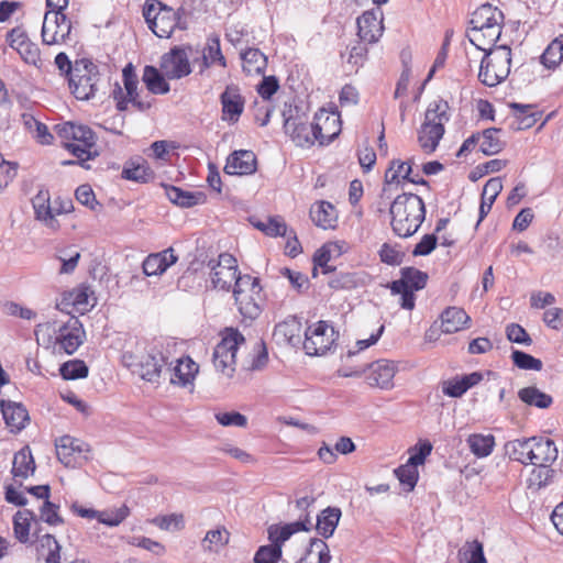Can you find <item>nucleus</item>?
Returning <instances> with one entry per match:
<instances>
[{"instance_id": "obj_1", "label": "nucleus", "mask_w": 563, "mask_h": 563, "mask_svg": "<svg viewBox=\"0 0 563 563\" xmlns=\"http://www.w3.org/2000/svg\"><path fill=\"white\" fill-rule=\"evenodd\" d=\"M503 23L504 13L497 7L484 3L472 13L466 36L477 49H490L500 37Z\"/></svg>"}, {"instance_id": "obj_2", "label": "nucleus", "mask_w": 563, "mask_h": 563, "mask_svg": "<svg viewBox=\"0 0 563 563\" xmlns=\"http://www.w3.org/2000/svg\"><path fill=\"white\" fill-rule=\"evenodd\" d=\"M390 225L399 238L412 236L426 219V206L415 194L398 195L389 208Z\"/></svg>"}, {"instance_id": "obj_3", "label": "nucleus", "mask_w": 563, "mask_h": 563, "mask_svg": "<svg viewBox=\"0 0 563 563\" xmlns=\"http://www.w3.org/2000/svg\"><path fill=\"white\" fill-rule=\"evenodd\" d=\"M143 15L151 31L161 38H169L176 29L187 30L188 27L184 19L186 15L184 5L174 10L159 0H147Z\"/></svg>"}, {"instance_id": "obj_4", "label": "nucleus", "mask_w": 563, "mask_h": 563, "mask_svg": "<svg viewBox=\"0 0 563 563\" xmlns=\"http://www.w3.org/2000/svg\"><path fill=\"white\" fill-rule=\"evenodd\" d=\"M169 345L155 344L146 350L143 355H135L124 352L122 355L123 365L133 374L150 383H157L168 364Z\"/></svg>"}, {"instance_id": "obj_5", "label": "nucleus", "mask_w": 563, "mask_h": 563, "mask_svg": "<svg viewBox=\"0 0 563 563\" xmlns=\"http://www.w3.org/2000/svg\"><path fill=\"white\" fill-rule=\"evenodd\" d=\"M56 129L58 135L67 141L64 144L65 148L77 157L79 165L89 168V166L85 165V162L98 156L93 131L87 125L73 122L58 124Z\"/></svg>"}, {"instance_id": "obj_6", "label": "nucleus", "mask_w": 563, "mask_h": 563, "mask_svg": "<svg viewBox=\"0 0 563 563\" xmlns=\"http://www.w3.org/2000/svg\"><path fill=\"white\" fill-rule=\"evenodd\" d=\"M448 110V102L441 99L434 100L428 106L424 122L418 134V142L421 148L428 154L437 150L444 134V123L450 120Z\"/></svg>"}, {"instance_id": "obj_7", "label": "nucleus", "mask_w": 563, "mask_h": 563, "mask_svg": "<svg viewBox=\"0 0 563 563\" xmlns=\"http://www.w3.org/2000/svg\"><path fill=\"white\" fill-rule=\"evenodd\" d=\"M485 53L479 67L478 79L487 87H495L510 73L511 49L507 45L494 46Z\"/></svg>"}, {"instance_id": "obj_8", "label": "nucleus", "mask_w": 563, "mask_h": 563, "mask_svg": "<svg viewBox=\"0 0 563 563\" xmlns=\"http://www.w3.org/2000/svg\"><path fill=\"white\" fill-rule=\"evenodd\" d=\"M51 330L55 334V344L68 355L74 354L86 339L84 325L76 317H70L67 322L58 327L55 322L37 324L34 331L37 342H40L41 333Z\"/></svg>"}, {"instance_id": "obj_9", "label": "nucleus", "mask_w": 563, "mask_h": 563, "mask_svg": "<svg viewBox=\"0 0 563 563\" xmlns=\"http://www.w3.org/2000/svg\"><path fill=\"white\" fill-rule=\"evenodd\" d=\"M233 296L244 319L253 321L261 314L263 296L258 278L250 275L239 277L233 287Z\"/></svg>"}, {"instance_id": "obj_10", "label": "nucleus", "mask_w": 563, "mask_h": 563, "mask_svg": "<svg viewBox=\"0 0 563 563\" xmlns=\"http://www.w3.org/2000/svg\"><path fill=\"white\" fill-rule=\"evenodd\" d=\"M244 336L235 329L227 328L222 340L214 346L212 363L214 369L227 378L235 373V356L239 345L244 343Z\"/></svg>"}, {"instance_id": "obj_11", "label": "nucleus", "mask_w": 563, "mask_h": 563, "mask_svg": "<svg viewBox=\"0 0 563 563\" xmlns=\"http://www.w3.org/2000/svg\"><path fill=\"white\" fill-rule=\"evenodd\" d=\"M69 88L79 100L96 97L99 90L100 73L91 60L82 58L75 62V73L69 78Z\"/></svg>"}, {"instance_id": "obj_12", "label": "nucleus", "mask_w": 563, "mask_h": 563, "mask_svg": "<svg viewBox=\"0 0 563 563\" xmlns=\"http://www.w3.org/2000/svg\"><path fill=\"white\" fill-rule=\"evenodd\" d=\"M199 54V48L191 45L174 46L161 57L159 67L169 80L181 79L191 74L189 57Z\"/></svg>"}, {"instance_id": "obj_13", "label": "nucleus", "mask_w": 563, "mask_h": 563, "mask_svg": "<svg viewBox=\"0 0 563 563\" xmlns=\"http://www.w3.org/2000/svg\"><path fill=\"white\" fill-rule=\"evenodd\" d=\"M210 268V279L212 287L220 290L230 291L235 286V280L243 275L239 272L236 258L229 254L222 253L217 260L208 262Z\"/></svg>"}, {"instance_id": "obj_14", "label": "nucleus", "mask_w": 563, "mask_h": 563, "mask_svg": "<svg viewBox=\"0 0 563 563\" xmlns=\"http://www.w3.org/2000/svg\"><path fill=\"white\" fill-rule=\"evenodd\" d=\"M338 336L327 321H319L305 331L303 349L308 355H323L333 345Z\"/></svg>"}, {"instance_id": "obj_15", "label": "nucleus", "mask_w": 563, "mask_h": 563, "mask_svg": "<svg viewBox=\"0 0 563 563\" xmlns=\"http://www.w3.org/2000/svg\"><path fill=\"white\" fill-rule=\"evenodd\" d=\"M55 446L58 461L66 467L73 468L80 465L81 461H87V453L90 452L88 443L70 435L60 437Z\"/></svg>"}, {"instance_id": "obj_16", "label": "nucleus", "mask_w": 563, "mask_h": 563, "mask_svg": "<svg viewBox=\"0 0 563 563\" xmlns=\"http://www.w3.org/2000/svg\"><path fill=\"white\" fill-rule=\"evenodd\" d=\"M285 132L298 146L313 145L318 136L314 133V124L309 123L306 115L296 114L285 119Z\"/></svg>"}, {"instance_id": "obj_17", "label": "nucleus", "mask_w": 563, "mask_h": 563, "mask_svg": "<svg viewBox=\"0 0 563 563\" xmlns=\"http://www.w3.org/2000/svg\"><path fill=\"white\" fill-rule=\"evenodd\" d=\"M366 382L371 387L380 389H391L394 387V377L397 373V366L388 360H378L365 366Z\"/></svg>"}, {"instance_id": "obj_18", "label": "nucleus", "mask_w": 563, "mask_h": 563, "mask_svg": "<svg viewBox=\"0 0 563 563\" xmlns=\"http://www.w3.org/2000/svg\"><path fill=\"white\" fill-rule=\"evenodd\" d=\"M199 366L189 356L181 357L174 361L168 358V364L165 366L164 373L169 375V382L173 385L181 387L191 384L198 373Z\"/></svg>"}, {"instance_id": "obj_19", "label": "nucleus", "mask_w": 563, "mask_h": 563, "mask_svg": "<svg viewBox=\"0 0 563 563\" xmlns=\"http://www.w3.org/2000/svg\"><path fill=\"white\" fill-rule=\"evenodd\" d=\"M314 133L317 141L323 145L336 137L341 131L340 117L338 113H330L325 109H320L313 118Z\"/></svg>"}, {"instance_id": "obj_20", "label": "nucleus", "mask_w": 563, "mask_h": 563, "mask_svg": "<svg viewBox=\"0 0 563 563\" xmlns=\"http://www.w3.org/2000/svg\"><path fill=\"white\" fill-rule=\"evenodd\" d=\"M358 36L367 43L377 42L384 32L382 13L366 11L357 19Z\"/></svg>"}, {"instance_id": "obj_21", "label": "nucleus", "mask_w": 563, "mask_h": 563, "mask_svg": "<svg viewBox=\"0 0 563 563\" xmlns=\"http://www.w3.org/2000/svg\"><path fill=\"white\" fill-rule=\"evenodd\" d=\"M256 156L252 151L240 150L229 155L224 172L228 175H251L256 172Z\"/></svg>"}, {"instance_id": "obj_22", "label": "nucleus", "mask_w": 563, "mask_h": 563, "mask_svg": "<svg viewBox=\"0 0 563 563\" xmlns=\"http://www.w3.org/2000/svg\"><path fill=\"white\" fill-rule=\"evenodd\" d=\"M313 527L310 516L306 514L305 518H298L297 521L284 526L272 525L267 532L271 542L283 548V544L296 532L309 531Z\"/></svg>"}, {"instance_id": "obj_23", "label": "nucleus", "mask_w": 563, "mask_h": 563, "mask_svg": "<svg viewBox=\"0 0 563 563\" xmlns=\"http://www.w3.org/2000/svg\"><path fill=\"white\" fill-rule=\"evenodd\" d=\"M222 119L234 123L244 110V99L236 86H228L220 96Z\"/></svg>"}, {"instance_id": "obj_24", "label": "nucleus", "mask_w": 563, "mask_h": 563, "mask_svg": "<svg viewBox=\"0 0 563 563\" xmlns=\"http://www.w3.org/2000/svg\"><path fill=\"white\" fill-rule=\"evenodd\" d=\"M178 257L175 255L173 247H168L162 252L150 254L145 257L142 264L143 273L146 276L162 275L177 262Z\"/></svg>"}, {"instance_id": "obj_25", "label": "nucleus", "mask_w": 563, "mask_h": 563, "mask_svg": "<svg viewBox=\"0 0 563 563\" xmlns=\"http://www.w3.org/2000/svg\"><path fill=\"white\" fill-rule=\"evenodd\" d=\"M0 407L4 422L11 431L18 432L25 428L30 418L26 408L22 404L2 399Z\"/></svg>"}, {"instance_id": "obj_26", "label": "nucleus", "mask_w": 563, "mask_h": 563, "mask_svg": "<svg viewBox=\"0 0 563 563\" xmlns=\"http://www.w3.org/2000/svg\"><path fill=\"white\" fill-rule=\"evenodd\" d=\"M533 452L530 464L533 466L552 465L559 454L554 441L544 437H533Z\"/></svg>"}, {"instance_id": "obj_27", "label": "nucleus", "mask_w": 563, "mask_h": 563, "mask_svg": "<svg viewBox=\"0 0 563 563\" xmlns=\"http://www.w3.org/2000/svg\"><path fill=\"white\" fill-rule=\"evenodd\" d=\"M301 328L300 319L295 316H289L284 321L276 324L273 335L279 342L295 346L301 342Z\"/></svg>"}, {"instance_id": "obj_28", "label": "nucleus", "mask_w": 563, "mask_h": 563, "mask_svg": "<svg viewBox=\"0 0 563 563\" xmlns=\"http://www.w3.org/2000/svg\"><path fill=\"white\" fill-rule=\"evenodd\" d=\"M32 205L36 219L42 221L47 228L52 230L58 229V221L54 218V207L51 206L49 192L46 189H41L37 195L32 199Z\"/></svg>"}, {"instance_id": "obj_29", "label": "nucleus", "mask_w": 563, "mask_h": 563, "mask_svg": "<svg viewBox=\"0 0 563 563\" xmlns=\"http://www.w3.org/2000/svg\"><path fill=\"white\" fill-rule=\"evenodd\" d=\"M201 59H200V73H203L206 69L219 65L222 68L227 67V59L222 54L220 40L218 36H210L207 38L206 45L200 51Z\"/></svg>"}, {"instance_id": "obj_30", "label": "nucleus", "mask_w": 563, "mask_h": 563, "mask_svg": "<svg viewBox=\"0 0 563 563\" xmlns=\"http://www.w3.org/2000/svg\"><path fill=\"white\" fill-rule=\"evenodd\" d=\"M429 276L427 273L416 267H404L400 269V278L394 280L390 284V290H397L398 288H409L418 291L426 287Z\"/></svg>"}, {"instance_id": "obj_31", "label": "nucleus", "mask_w": 563, "mask_h": 563, "mask_svg": "<svg viewBox=\"0 0 563 563\" xmlns=\"http://www.w3.org/2000/svg\"><path fill=\"white\" fill-rule=\"evenodd\" d=\"M165 194L170 202L183 208H190L207 201V196L202 191H187L175 186L165 187Z\"/></svg>"}, {"instance_id": "obj_32", "label": "nucleus", "mask_w": 563, "mask_h": 563, "mask_svg": "<svg viewBox=\"0 0 563 563\" xmlns=\"http://www.w3.org/2000/svg\"><path fill=\"white\" fill-rule=\"evenodd\" d=\"M533 441V437L508 441L505 444V452L510 460L528 465L531 463Z\"/></svg>"}, {"instance_id": "obj_33", "label": "nucleus", "mask_w": 563, "mask_h": 563, "mask_svg": "<svg viewBox=\"0 0 563 563\" xmlns=\"http://www.w3.org/2000/svg\"><path fill=\"white\" fill-rule=\"evenodd\" d=\"M440 318L442 332L446 334L463 330L471 321L464 309L457 307H448Z\"/></svg>"}, {"instance_id": "obj_34", "label": "nucleus", "mask_w": 563, "mask_h": 563, "mask_svg": "<svg viewBox=\"0 0 563 563\" xmlns=\"http://www.w3.org/2000/svg\"><path fill=\"white\" fill-rule=\"evenodd\" d=\"M123 84L126 97L132 104L140 111L150 109L151 103L141 101L137 93V75L132 64H128L122 70Z\"/></svg>"}, {"instance_id": "obj_35", "label": "nucleus", "mask_w": 563, "mask_h": 563, "mask_svg": "<svg viewBox=\"0 0 563 563\" xmlns=\"http://www.w3.org/2000/svg\"><path fill=\"white\" fill-rule=\"evenodd\" d=\"M342 511L339 507H327L317 517L316 529L320 536L328 539L333 536Z\"/></svg>"}, {"instance_id": "obj_36", "label": "nucleus", "mask_w": 563, "mask_h": 563, "mask_svg": "<svg viewBox=\"0 0 563 563\" xmlns=\"http://www.w3.org/2000/svg\"><path fill=\"white\" fill-rule=\"evenodd\" d=\"M242 67L247 75H262L267 67V56L258 48H247L240 53Z\"/></svg>"}, {"instance_id": "obj_37", "label": "nucleus", "mask_w": 563, "mask_h": 563, "mask_svg": "<svg viewBox=\"0 0 563 563\" xmlns=\"http://www.w3.org/2000/svg\"><path fill=\"white\" fill-rule=\"evenodd\" d=\"M503 190V181L500 177H493L484 185L482 201L479 206L478 223L485 219V217L492 210V207Z\"/></svg>"}, {"instance_id": "obj_38", "label": "nucleus", "mask_w": 563, "mask_h": 563, "mask_svg": "<svg viewBox=\"0 0 563 563\" xmlns=\"http://www.w3.org/2000/svg\"><path fill=\"white\" fill-rule=\"evenodd\" d=\"M310 218L317 227L322 229L333 228L338 219L334 206L328 201H320L312 206Z\"/></svg>"}, {"instance_id": "obj_39", "label": "nucleus", "mask_w": 563, "mask_h": 563, "mask_svg": "<svg viewBox=\"0 0 563 563\" xmlns=\"http://www.w3.org/2000/svg\"><path fill=\"white\" fill-rule=\"evenodd\" d=\"M34 471L35 462L29 446L23 448L14 454L11 473L15 479H25L30 474H33Z\"/></svg>"}, {"instance_id": "obj_40", "label": "nucleus", "mask_w": 563, "mask_h": 563, "mask_svg": "<svg viewBox=\"0 0 563 563\" xmlns=\"http://www.w3.org/2000/svg\"><path fill=\"white\" fill-rule=\"evenodd\" d=\"M510 108L515 111L516 122L512 123L515 130L530 129L541 117L532 104L511 103Z\"/></svg>"}, {"instance_id": "obj_41", "label": "nucleus", "mask_w": 563, "mask_h": 563, "mask_svg": "<svg viewBox=\"0 0 563 563\" xmlns=\"http://www.w3.org/2000/svg\"><path fill=\"white\" fill-rule=\"evenodd\" d=\"M166 76L162 70L154 66H145L143 71V81L150 92L154 95H165L170 90Z\"/></svg>"}, {"instance_id": "obj_42", "label": "nucleus", "mask_w": 563, "mask_h": 563, "mask_svg": "<svg viewBox=\"0 0 563 563\" xmlns=\"http://www.w3.org/2000/svg\"><path fill=\"white\" fill-rule=\"evenodd\" d=\"M37 553L45 563H60V545L54 536L47 533L37 539Z\"/></svg>"}, {"instance_id": "obj_43", "label": "nucleus", "mask_w": 563, "mask_h": 563, "mask_svg": "<svg viewBox=\"0 0 563 563\" xmlns=\"http://www.w3.org/2000/svg\"><path fill=\"white\" fill-rule=\"evenodd\" d=\"M554 475L555 471L551 468V465L533 466L527 477V486L529 489L538 492L549 486L553 482Z\"/></svg>"}, {"instance_id": "obj_44", "label": "nucleus", "mask_w": 563, "mask_h": 563, "mask_svg": "<svg viewBox=\"0 0 563 563\" xmlns=\"http://www.w3.org/2000/svg\"><path fill=\"white\" fill-rule=\"evenodd\" d=\"M91 295L92 291L89 287L79 286L68 292L64 301H67V303L74 306L77 311L84 313L95 306L96 299L91 298Z\"/></svg>"}, {"instance_id": "obj_45", "label": "nucleus", "mask_w": 563, "mask_h": 563, "mask_svg": "<svg viewBox=\"0 0 563 563\" xmlns=\"http://www.w3.org/2000/svg\"><path fill=\"white\" fill-rule=\"evenodd\" d=\"M364 284V274L350 272L338 273L328 282L329 287L335 290H351Z\"/></svg>"}, {"instance_id": "obj_46", "label": "nucleus", "mask_w": 563, "mask_h": 563, "mask_svg": "<svg viewBox=\"0 0 563 563\" xmlns=\"http://www.w3.org/2000/svg\"><path fill=\"white\" fill-rule=\"evenodd\" d=\"M471 452L477 457L488 456L495 446V437L493 434L474 433L466 440Z\"/></svg>"}, {"instance_id": "obj_47", "label": "nucleus", "mask_w": 563, "mask_h": 563, "mask_svg": "<svg viewBox=\"0 0 563 563\" xmlns=\"http://www.w3.org/2000/svg\"><path fill=\"white\" fill-rule=\"evenodd\" d=\"M518 397L525 404L534 406L540 409L549 408L553 402V399L550 395L541 391L534 386L521 388L518 393Z\"/></svg>"}, {"instance_id": "obj_48", "label": "nucleus", "mask_w": 563, "mask_h": 563, "mask_svg": "<svg viewBox=\"0 0 563 563\" xmlns=\"http://www.w3.org/2000/svg\"><path fill=\"white\" fill-rule=\"evenodd\" d=\"M36 515L29 509L18 511L13 517V531L15 538L21 543H26L30 536L31 520H35Z\"/></svg>"}, {"instance_id": "obj_49", "label": "nucleus", "mask_w": 563, "mask_h": 563, "mask_svg": "<svg viewBox=\"0 0 563 563\" xmlns=\"http://www.w3.org/2000/svg\"><path fill=\"white\" fill-rule=\"evenodd\" d=\"M500 129L489 128L483 131L479 145L483 154L492 156L503 151L505 143L499 139Z\"/></svg>"}, {"instance_id": "obj_50", "label": "nucleus", "mask_w": 563, "mask_h": 563, "mask_svg": "<svg viewBox=\"0 0 563 563\" xmlns=\"http://www.w3.org/2000/svg\"><path fill=\"white\" fill-rule=\"evenodd\" d=\"M547 68L556 67L563 59V35L554 38L540 57Z\"/></svg>"}, {"instance_id": "obj_51", "label": "nucleus", "mask_w": 563, "mask_h": 563, "mask_svg": "<svg viewBox=\"0 0 563 563\" xmlns=\"http://www.w3.org/2000/svg\"><path fill=\"white\" fill-rule=\"evenodd\" d=\"M229 539V531L223 527H219L206 533V537L202 540V548L207 551L218 552L221 548L228 544Z\"/></svg>"}, {"instance_id": "obj_52", "label": "nucleus", "mask_w": 563, "mask_h": 563, "mask_svg": "<svg viewBox=\"0 0 563 563\" xmlns=\"http://www.w3.org/2000/svg\"><path fill=\"white\" fill-rule=\"evenodd\" d=\"M153 170L148 167L146 162L142 163H131L125 166L122 170V177L128 180H133L136 183H147L153 178Z\"/></svg>"}, {"instance_id": "obj_53", "label": "nucleus", "mask_w": 563, "mask_h": 563, "mask_svg": "<svg viewBox=\"0 0 563 563\" xmlns=\"http://www.w3.org/2000/svg\"><path fill=\"white\" fill-rule=\"evenodd\" d=\"M59 372L64 379H78L87 377L89 369L84 361L73 360L65 362Z\"/></svg>"}, {"instance_id": "obj_54", "label": "nucleus", "mask_w": 563, "mask_h": 563, "mask_svg": "<svg viewBox=\"0 0 563 563\" xmlns=\"http://www.w3.org/2000/svg\"><path fill=\"white\" fill-rule=\"evenodd\" d=\"M283 550L279 545L271 542L267 545H261L254 555V563H278L282 559Z\"/></svg>"}, {"instance_id": "obj_55", "label": "nucleus", "mask_w": 563, "mask_h": 563, "mask_svg": "<svg viewBox=\"0 0 563 563\" xmlns=\"http://www.w3.org/2000/svg\"><path fill=\"white\" fill-rule=\"evenodd\" d=\"M461 561L466 563H486L483 545L478 541L467 542L459 552Z\"/></svg>"}, {"instance_id": "obj_56", "label": "nucleus", "mask_w": 563, "mask_h": 563, "mask_svg": "<svg viewBox=\"0 0 563 563\" xmlns=\"http://www.w3.org/2000/svg\"><path fill=\"white\" fill-rule=\"evenodd\" d=\"M130 514V509L123 505L109 511H98L97 520L108 527L119 526Z\"/></svg>"}, {"instance_id": "obj_57", "label": "nucleus", "mask_w": 563, "mask_h": 563, "mask_svg": "<svg viewBox=\"0 0 563 563\" xmlns=\"http://www.w3.org/2000/svg\"><path fill=\"white\" fill-rule=\"evenodd\" d=\"M394 473L408 492H411L417 485L419 473L416 467L404 464L397 467Z\"/></svg>"}, {"instance_id": "obj_58", "label": "nucleus", "mask_w": 563, "mask_h": 563, "mask_svg": "<svg viewBox=\"0 0 563 563\" xmlns=\"http://www.w3.org/2000/svg\"><path fill=\"white\" fill-rule=\"evenodd\" d=\"M53 12H46L42 26V40L44 44L53 45L59 43L58 25H56Z\"/></svg>"}, {"instance_id": "obj_59", "label": "nucleus", "mask_w": 563, "mask_h": 563, "mask_svg": "<svg viewBox=\"0 0 563 563\" xmlns=\"http://www.w3.org/2000/svg\"><path fill=\"white\" fill-rule=\"evenodd\" d=\"M331 261V250L329 245H323L320 247L313 255V271L312 276H317L318 268L322 269L323 274H329L334 272V267L329 265Z\"/></svg>"}, {"instance_id": "obj_60", "label": "nucleus", "mask_w": 563, "mask_h": 563, "mask_svg": "<svg viewBox=\"0 0 563 563\" xmlns=\"http://www.w3.org/2000/svg\"><path fill=\"white\" fill-rule=\"evenodd\" d=\"M511 358L514 364L521 369L541 371L543 366L541 360L519 350L512 352Z\"/></svg>"}, {"instance_id": "obj_61", "label": "nucleus", "mask_w": 563, "mask_h": 563, "mask_svg": "<svg viewBox=\"0 0 563 563\" xmlns=\"http://www.w3.org/2000/svg\"><path fill=\"white\" fill-rule=\"evenodd\" d=\"M152 522L159 529L166 531H179L184 528V516L172 514L167 516L155 517Z\"/></svg>"}, {"instance_id": "obj_62", "label": "nucleus", "mask_w": 563, "mask_h": 563, "mask_svg": "<svg viewBox=\"0 0 563 563\" xmlns=\"http://www.w3.org/2000/svg\"><path fill=\"white\" fill-rule=\"evenodd\" d=\"M409 162H401L399 159H393L389 167L385 172V184L386 185H399L402 180V175L406 172Z\"/></svg>"}, {"instance_id": "obj_63", "label": "nucleus", "mask_w": 563, "mask_h": 563, "mask_svg": "<svg viewBox=\"0 0 563 563\" xmlns=\"http://www.w3.org/2000/svg\"><path fill=\"white\" fill-rule=\"evenodd\" d=\"M59 506L46 500L40 508L41 519L49 526H58L64 522L63 518L58 514Z\"/></svg>"}, {"instance_id": "obj_64", "label": "nucleus", "mask_w": 563, "mask_h": 563, "mask_svg": "<svg viewBox=\"0 0 563 563\" xmlns=\"http://www.w3.org/2000/svg\"><path fill=\"white\" fill-rule=\"evenodd\" d=\"M309 550L316 563H329L331 561L329 547L323 540L317 538L311 539Z\"/></svg>"}]
</instances>
